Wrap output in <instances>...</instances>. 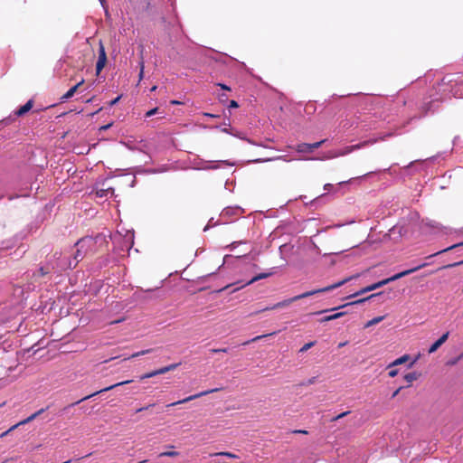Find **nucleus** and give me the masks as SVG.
<instances>
[{"label": "nucleus", "mask_w": 463, "mask_h": 463, "mask_svg": "<svg viewBox=\"0 0 463 463\" xmlns=\"http://www.w3.org/2000/svg\"><path fill=\"white\" fill-rule=\"evenodd\" d=\"M358 276H359L358 274L354 275V276H351V277L344 279L343 280L338 281L337 283L332 284L330 286H327V287H325V288H317V289H314V290L304 292V293H302L300 295H298V296H295L293 298H290L285 299L283 301L278 302L277 304L273 305L272 307H266L263 310H273V309H277V308H280V307H288V305H290L291 303H293V302H295L297 300H299V299H302V298H306L314 296V295H316L317 293L327 292V291L333 290L335 288H337L343 286L344 284L347 283L351 279L358 278Z\"/></svg>", "instance_id": "obj_1"}, {"label": "nucleus", "mask_w": 463, "mask_h": 463, "mask_svg": "<svg viewBox=\"0 0 463 463\" xmlns=\"http://www.w3.org/2000/svg\"><path fill=\"white\" fill-rule=\"evenodd\" d=\"M105 242V238L102 236H97L95 238L93 237H85L80 240H79L76 242L77 250L74 254V260H76V263L74 264L73 268L76 267L77 263L83 260V258L88 255L89 253H95L98 250L97 245L99 243L101 245Z\"/></svg>", "instance_id": "obj_2"}, {"label": "nucleus", "mask_w": 463, "mask_h": 463, "mask_svg": "<svg viewBox=\"0 0 463 463\" xmlns=\"http://www.w3.org/2000/svg\"><path fill=\"white\" fill-rule=\"evenodd\" d=\"M426 265H427L426 263H422V264H420V265H419V266H417V267H415L413 269H407V270H404L402 272L397 273V274L393 275L391 278L383 279V280H381L379 282H376L374 284H372V285H370L368 287H365V288H362L358 292H355L354 294L348 296L347 298H354V297L360 296L362 294H364L366 292L375 290V289H377V288H379L388 284L391 281H394V280L399 279H401L402 277H405V276H407V275H409L411 273H413V272L420 269L421 268H424Z\"/></svg>", "instance_id": "obj_3"}, {"label": "nucleus", "mask_w": 463, "mask_h": 463, "mask_svg": "<svg viewBox=\"0 0 463 463\" xmlns=\"http://www.w3.org/2000/svg\"><path fill=\"white\" fill-rule=\"evenodd\" d=\"M46 411V409L44 408H42L40 410H38L37 411H35L34 413H33L32 415H30L29 417H27L26 419L19 421L18 423L13 425L12 427H10L6 431L3 432L1 435H0V438H3V437H5L6 435H8L10 432H12L13 430H14L15 429H17L19 426H22V425H25L31 421H33L34 419H36L38 416H40L42 413H43L44 411Z\"/></svg>", "instance_id": "obj_4"}, {"label": "nucleus", "mask_w": 463, "mask_h": 463, "mask_svg": "<svg viewBox=\"0 0 463 463\" xmlns=\"http://www.w3.org/2000/svg\"><path fill=\"white\" fill-rule=\"evenodd\" d=\"M99 57L96 63V74L99 75L107 63V53L104 47V44L101 41L99 43V50H98Z\"/></svg>", "instance_id": "obj_5"}, {"label": "nucleus", "mask_w": 463, "mask_h": 463, "mask_svg": "<svg viewBox=\"0 0 463 463\" xmlns=\"http://www.w3.org/2000/svg\"><path fill=\"white\" fill-rule=\"evenodd\" d=\"M179 365H180V363H177V364H172L161 367V368H159L157 370H155V371H152L150 373H146L141 375L140 376V380L143 381V380L147 379V378H151V377H154V376H156V375H159V374L166 373H168L170 371H173V370L176 369Z\"/></svg>", "instance_id": "obj_6"}, {"label": "nucleus", "mask_w": 463, "mask_h": 463, "mask_svg": "<svg viewBox=\"0 0 463 463\" xmlns=\"http://www.w3.org/2000/svg\"><path fill=\"white\" fill-rule=\"evenodd\" d=\"M132 383V380H127V381H123V382L112 384L110 386H108L106 388H103V389H101L99 391H97V392H93V393H91L90 395H87V396L83 397L82 399H80V400L77 401L76 402L71 404V406H74L76 404H79L80 402H81L83 401H86V400H88V399H90V398H91V397H93V396H95L97 394L101 393V392L110 391V390H112V389H114V388H116L118 386H121V385L128 384V383Z\"/></svg>", "instance_id": "obj_7"}, {"label": "nucleus", "mask_w": 463, "mask_h": 463, "mask_svg": "<svg viewBox=\"0 0 463 463\" xmlns=\"http://www.w3.org/2000/svg\"><path fill=\"white\" fill-rule=\"evenodd\" d=\"M220 389L218 388H215V389H212V390H207V391H203V392H201L199 393H196V394H194V395H191L189 397H186L183 400H180V401H177L175 402H172L170 404H167L166 407H173V406H175L177 404H182V403H185V402H188L190 401H193V400H195L197 398H200L202 396H204V395H207V394H210V393H213V392H218Z\"/></svg>", "instance_id": "obj_8"}, {"label": "nucleus", "mask_w": 463, "mask_h": 463, "mask_svg": "<svg viewBox=\"0 0 463 463\" xmlns=\"http://www.w3.org/2000/svg\"><path fill=\"white\" fill-rule=\"evenodd\" d=\"M33 106V100L29 99L24 106L20 107L17 110L14 111V115L17 117H22L26 114Z\"/></svg>", "instance_id": "obj_9"}, {"label": "nucleus", "mask_w": 463, "mask_h": 463, "mask_svg": "<svg viewBox=\"0 0 463 463\" xmlns=\"http://www.w3.org/2000/svg\"><path fill=\"white\" fill-rule=\"evenodd\" d=\"M84 80H81L80 82H78L76 85L71 87L61 98V100H67L73 97V95L76 93V91L80 89L81 85H83Z\"/></svg>", "instance_id": "obj_10"}, {"label": "nucleus", "mask_w": 463, "mask_h": 463, "mask_svg": "<svg viewBox=\"0 0 463 463\" xmlns=\"http://www.w3.org/2000/svg\"><path fill=\"white\" fill-rule=\"evenodd\" d=\"M409 359H410V355L409 354H404V355L395 359L392 363H391L388 365V368L402 364L406 363Z\"/></svg>", "instance_id": "obj_11"}, {"label": "nucleus", "mask_w": 463, "mask_h": 463, "mask_svg": "<svg viewBox=\"0 0 463 463\" xmlns=\"http://www.w3.org/2000/svg\"><path fill=\"white\" fill-rule=\"evenodd\" d=\"M345 312H338V313H335V314H333V315L324 317L323 318H321L320 322H321V323H324V322L332 321V320H335V319L340 318V317H343V316H345Z\"/></svg>", "instance_id": "obj_12"}, {"label": "nucleus", "mask_w": 463, "mask_h": 463, "mask_svg": "<svg viewBox=\"0 0 463 463\" xmlns=\"http://www.w3.org/2000/svg\"><path fill=\"white\" fill-rule=\"evenodd\" d=\"M420 374L417 372H411L404 375V380L409 383L408 386H410L412 382L416 381L420 377Z\"/></svg>", "instance_id": "obj_13"}, {"label": "nucleus", "mask_w": 463, "mask_h": 463, "mask_svg": "<svg viewBox=\"0 0 463 463\" xmlns=\"http://www.w3.org/2000/svg\"><path fill=\"white\" fill-rule=\"evenodd\" d=\"M272 273H260L258 274L257 276L253 277L250 280H249L247 283H245L242 287L244 286H247V285H250L260 279H266L268 277H269Z\"/></svg>", "instance_id": "obj_14"}, {"label": "nucleus", "mask_w": 463, "mask_h": 463, "mask_svg": "<svg viewBox=\"0 0 463 463\" xmlns=\"http://www.w3.org/2000/svg\"><path fill=\"white\" fill-rule=\"evenodd\" d=\"M381 293H377V294H372L370 295L369 297L367 298H361V299H358V300H355V301H353V302H350V303H347V304H345L343 306H341L340 307H347V306H350V305H356V304H360V303H364V301L370 299V298H373L378 295H380Z\"/></svg>", "instance_id": "obj_15"}, {"label": "nucleus", "mask_w": 463, "mask_h": 463, "mask_svg": "<svg viewBox=\"0 0 463 463\" xmlns=\"http://www.w3.org/2000/svg\"><path fill=\"white\" fill-rule=\"evenodd\" d=\"M296 150L298 153H310V146L308 143H301L296 146Z\"/></svg>", "instance_id": "obj_16"}, {"label": "nucleus", "mask_w": 463, "mask_h": 463, "mask_svg": "<svg viewBox=\"0 0 463 463\" xmlns=\"http://www.w3.org/2000/svg\"><path fill=\"white\" fill-rule=\"evenodd\" d=\"M275 334H276V332H272V333H270V334H266V335H257V336H255L254 338H252V339H250V340H248V341L244 342L242 345H249L250 343L257 342V341H259V340H260V339H263V338H265V337H267V336L273 335H275Z\"/></svg>", "instance_id": "obj_17"}, {"label": "nucleus", "mask_w": 463, "mask_h": 463, "mask_svg": "<svg viewBox=\"0 0 463 463\" xmlns=\"http://www.w3.org/2000/svg\"><path fill=\"white\" fill-rule=\"evenodd\" d=\"M459 246H463V241H462V242H459V243H457V244H454V245H452V246H449V247H448V248H446V249H444V250H439V251H438V252H436V253H433V254L430 255L428 258H431V257H433V256H436V255H439V254H440V253L446 252V251H448V250H452V249L458 248V247H459Z\"/></svg>", "instance_id": "obj_18"}, {"label": "nucleus", "mask_w": 463, "mask_h": 463, "mask_svg": "<svg viewBox=\"0 0 463 463\" xmlns=\"http://www.w3.org/2000/svg\"><path fill=\"white\" fill-rule=\"evenodd\" d=\"M370 142L369 141H364L363 143H360V144H357V145H354V146H351L349 147H347V151L345 152L346 153H349V152H352L355 149H359L363 146H365L366 145H368ZM342 155H345V153H343Z\"/></svg>", "instance_id": "obj_19"}, {"label": "nucleus", "mask_w": 463, "mask_h": 463, "mask_svg": "<svg viewBox=\"0 0 463 463\" xmlns=\"http://www.w3.org/2000/svg\"><path fill=\"white\" fill-rule=\"evenodd\" d=\"M383 319V317H376L371 320H369L365 325H364V327L367 328V327H370L373 325H376L378 323H380L382 320Z\"/></svg>", "instance_id": "obj_20"}, {"label": "nucleus", "mask_w": 463, "mask_h": 463, "mask_svg": "<svg viewBox=\"0 0 463 463\" xmlns=\"http://www.w3.org/2000/svg\"><path fill=\"white\" fill-rule=\"evenodd\" d=\"M152 351H153V349L142 350V351H139V352H137V353L133 354L131 356H129L128 358H126L125 360L131 359V358H136V357H138V356H141V355H145V354H150Z\"/></svg>", "instance_id": "obj_21"}, {"label": "nucleus", "mask_w": 463, "mask_h": 463, "mask_svg": "<svg viewBox=\"0 0 463 463\" xmlns=\"http://www.w3.org/2000/svg\"><path fill=\"white\" fill-rule=\"evenodd\" d=\"M211 456H224V457H227V458H237L238 456L232 453V452H217V453H213L212 454Z\"/></svg>", "instance_id": "obj_22"}, {"label": "nucleus", "mask_w": 463, "mask_h": 463, "mask_svg": "<svg viewBox=\"0 0 463 463\" xmlns=\"http://www.w3.org/2000/svg\"><path fill=\"white\" fill-rule=\"evenodd\" d=\"M53 269V267L51 269L50 267H41L39 269L40 276L43 277L51 272V270Z\"/></svg>", "instance_id": "obj_23"}, {"label": "nucleus", "mask_w": 463, "mask_h": 463, "mask_svg": "<svg viewBox=\"0 0 463 463\" xmlns=\"http://www.w3.org/2000/svg\"><path fill=\"white\" fill-rule=\"evenodd\" d=\"M325 142H326V139H323L321 141L309 144L310 151L312 152L314 149L320 147Z\"/></svg>", "instance_id": "obj_24"}, {"label": "nucleus", "mask_w": 463, "mask_h": 463, "mask_svg": "<svg viewBox=\"0 0 463 463\" xmlns=\"http://www.w3.org/2000/svg\"><path fill=\"white\" fill-rule=\"evenodd\" d=\"M440 345H441V344L437 340L436 342H434V343L430 345V349H429V353H430V354H432V353L436 352V351L439 349V347Z\"/></svg>", "instance_id": "obj_25"}, {"label": "nucleus", "mask_w": 463, "mask_h": 463, "mask_svg": "<svg viewBox=\"0 0 463 463\" xmlns=\"http://www.w3.org/2000/svg\"><path fill=\"white\" fill-rule=\"evenodd\" d=\"M315 343L316 342H309V343H307L305 344L299 350L300 353H304L306 351H307L309 348H311L312 346L315 345Z\"/></svg>", "instance_id": "obj_26"}, {"label": "nucleus", "mask_w": 463, "mask_h": 463, "mask_svg": "<svg viewBox=\"0 0 463 463\" xmlns=\"http://www.w3.org/2000/svg\"><path fill=\"white\" fill-rule=\"evenodd\" d=\"M179 453L177 451H166V452L161 453L159 456L160 457H175Z\"/></svg>", "instance_id": "obj_27"}, {"label": "nucleus", "mask_w": 463, "mask_h": 463, "mask_svg": "<svg viewBox=\"0 0 463 463\" xmlns=\"http://www.w3.org/2000/svg\"><path fill=\"white\" fill-rule=\"evenodd\" d=\"M349 413H350V411H344V412H342V413L338 414L337 416L334 417V418L331 420V421H336V420H340V419H342V418L345 417V416H346V415H348Z\"/></svg>", "instance_id": "obj_28"}, {"label": "nucleus", "mask_w": 463, "mask_h": 463, "mask_svg": "<svg viewBox=\"0 0 463 463\" xmlns=\"http://www.w3.org/2000/svg\"><path fill=\"white\" fill-rule=\"evenodd\" d=\"M449 332H446L445 334H443V335H442L438 339V341H439L441 345H443V344L447 341V339L449 338Z\"/></svg>", "instance_id": "obj_29"}, {"label": "nucleus", "mask_w": 463, "mask_h": 463, "mask_svg": "<svg viewBox=\"0 0 463 463\" xmlns=\"http://www.w3.org/2000/svg\"><path fill=\"white\" fill-rule=\"evenodd\" d=\"M144 69H145V64H144V61H140V71H139V75H138L139 80H141L144 77Z\"/></svg>", "instance_id": "obj_30"}, {"label": "nucleus", "mask_w": 463, "mask_h": 463, "mask_svg": "<svg viewBox=\"0 0 463 463\" xmlns=\"http://www.w3.org/2000/svg\"><path fill=\"white\" fill-rule=\"evenodd\" d=\"M157 111H158V108L152 109L148 110V111L146 113V118H149V117H151V116H153V115L156 114V113H157Z\"/></svg>", "instance_id": "obj_31"}, {"label": "nucleus", "mask_w": 463, "mask_h": 463, "mask_svg": "<svg viewBox=\"0 0 463 463\" xmlns=\"http://www.w3.org/2000/svg\"><path fill=\"white\" fill-rule=\"evenodd\" d=\"M210 352L213 353V354L221 353V352L222 353H227L228 349L227 348L211 349Z\"/></svg>", "instance_id": "obj_32"}, {"label": "nucleus", "mask_w": 463, "mask_h": 463, "mask_svg": "<svg viewBox=\"0 0 463 463\" xmlns=\"http://www.w3.org/2000/svg\"><path fill=\"white\" fill-rule=\"evenodd\" d=\"M397 374H398V370L397 369L390 370L389 373H388V375L390 377H392V378L395 377Z\"/></svg>", "instance_id": "obj_33"}, {"label": "nucleus", "mask_w": 463, "mask_h": 463, "mask_svg": "<svg viewBox=\"0 0 463 463\" xmlns=\"http://www.w3.org/2000/svg\"><path fill=\"white\" fill-rule=\"evenodd\" d=\"M154 406H155V404H154V403H152V404H149V405H147V406L141 407V408L137 409V410L136 411V412H140V411H145V410H148L150 407H154Z\"/></svg>", "instance_id": "obj_34"}, {"label": "nucleus", "mask_w": 463, "mask_h": 463, "mask_svg": "<svg viewBox=\"0 0 463 463\" xmlns=\"http://www.w3.org/2000/svg\"><path fill=\"white\" fill-rule=\"evenodd\" d=\"M229 107H230V108H238V107H239V105H238V102H237V101H235V100H231V102H230V106H229Z\"/></svg>", "instance_id": "obj_35"}, {"label": "nucleus", "mask_w": 463, "mask_h": 463, "mask_svg": "<svg viewBox=\"0 0 463 463\" xmlns=\"http://www.w3.org/2000/svg\"><path fill=\"white\" fill-rule=\"evenodd\" d=\"M403 387H399L392 395V398H394L398 395V393L401 392V390L402 389Z\"/></svg>", "instance_id": "obj_36"}, {"label": "nucleus", "mask_w": 463, "mask_h": 463, "mask_svg": "<svg viewBox=\"0 0 463 463\" xmlns=\"http://www.w3.org/2000/svg\"><path fill=\"white\" fill-rule=\"evenodd\" d=\"M222 90H231V88L228 87L227 85L225 84H222V83H219L218 84Z\"/></svg>", "instance_id": "obj_37"}, {"label": "nucleus", "mask_w": 463, "mask_h": 463, "mask_svg": "<svg viewBox=\"0 0 463 463\" xmlns=\"http://www.w3.org/2000/svg\"><path fill=\"white\" fill-rule=\"evenodd\" d=\"M119 99H120V97L118 96L115 99L111 100L110 103H109L110 106L115 105L119 100Z\"/></svg>", "instance_id": "obj_38"}, {"label": "nucleus", "mask_w": 463, "mask_h": 463, "mask_svg": "<svg viewBox=\"0 0 463 463\" xmlns=\"http://www.w3.org/2000/svg\"><path fill=\"white\" fill-rule=\"evenodd\" d=\"M294 432L295 433H301V434H307V431L304 430H295Z\"/></svg>", "instance_id": "obj_39"}, {"label": "nucleus", "mask_w": 463, "mask_h": 463, "mask_svg": "<svg viewBox=\"0 0 463 463\" xmlns=\"http://www.w3.org/2000/svg\"><path fill=\"white\" fill-rule=\"evenodd\" d=\"M110 126H111V124H108V125L102 126V127L100 128V130H106V129L109 128H110Z\"/></svg>", "instance_id": "obj_40"}, {"label": "nucleus", "mask_w": 463, "mask_h": 463, "mask_svg": "<svg viewBox=\"0 0 463 463\" xmlns=\"http://www.w3.org/2000/svg\"><path fill=\"white\" fill-rule=\"evenodd\" d=\"M307 383H308V384H313V383H316V377H312V378H310V379L308 380V382H307Z\"/></svg>", "instance_id": "obj_41"}, {"label": "nucleus", "mask_w": 463, "mask_h": 463, "mask_svg": "<svg viewBox=\"0 0 463 463\" xmlns=\"http://www.w3.org/2000/svg\"><path fill=\"white\" fill-rule=\"evenodd\" d=\"M335 309H336V308H332V310H335ZM327 311H331V309L318 311V312H316L315 314H322V313H324V312H327Z\"/></svg>", "instance_id": "obj_42"}, {"label": "nucleus", "mask_w": 463, "mask_h": 463, "mask_svg": "<svg viewBox=\"0 0 463 463\" xmlns=\"http://www.w3.org/2000/svg\"><path fill=\"white\" fill-rule=\"evenodd\" d=\"M206 117H210V118H216L217 116L214 115V114H211V113H205L204 114Z\"/></svg>", "instance_id": "obj_43"}, {"label": "nucleus", "mask_w": 463, "mask_h": 463, "mask_svg": "<svg viewBox=\"0 0 463 463\" xmlns=\"http://www.w3.org/2000/svg\"><path fill=\"white\" fill-rule=\"evenodd\" d=\"M462 263H463V261H459V262H458L456 264H453L452 266H456V265L462 264Z\"/></svg>", "instance_id": "obj_44"}, {"label": "nucleus", "mask_w": 463, "mask_h": 463, "mask_svg": "<svg viewBox=\"0 0 463 463\" xmlns=\"http://www.w3.org/2000/svg\"><path fill=\"white\" fill-rule=\"evenodd\" d=\"M345 345V343H340V344H339V347H342V346H344Z\"/></svg>", "instance_id": "obj_45"}, {"label": "nucleus", "mask_w": 463, "mask_h": 463, "mask_svg": "<svg viewBox=\"0 0 463 463\" xmlns=\"http://www.w3.org/2000/svg\"><path fill=\"white\" fill-rule=\"evenodd\" d=\"M156 86L152 87L151 91L156 90Z\"/></svg>", "instance_id": "obj_46"}, {"label": "nucleus", "mask_w": 463, "mask_h": 463, "mask_svg": "<svg viewBox=\"0 0 463 463\" xmlns=\"http://www.w3.org/2000/svg\"><path fill=\"white\" fill-rule=\"evenodd\" d=\"M413 364H414V362L411 363V364H409V367H411V366L413 365Z\"/></svg>", "instance_id": "obj_47"}, {"label": "nucleus", "mask_w": 463, "mask_h": 463, "mask_svg": "<svg viewBox=\"0 0 463 463\" xmlns=\"http://www.w3.org/2000/svg\"><path fill=\"white\" fill-rule=\"evenodd\" d=\"M113 358H110L109 360H105V363H108L109 361L112 360Z\"/></svg>", "instance_id": "obj_48"}, {"label": "nucleus", "mask_w": 463, "mask_h": 463, "mask_svg": "<svg viewBox=\"0 0 463 463\" xmlns=\"http://www.w3.org/2000/svg\"><path fill=\"white\" fill-rule=\"evenodd\" d=\"M5 404V402L3 404H0V407L3 406Z\"/></svg>", "instance_id": "obj_49"}, {"label": "nucleus", "mask_w": 463, "mask_h": 463, "mask_svg": "<svg viewBox=\"0 0 463 463\" xmlns=\"http://www.w3.org/2000/svg\"><path fill=\"white\" fill-rule=\"evenodd\" d=\"M100 1L102 2L103 0H100Z\"/></svg>", "instance_id": "obj_50"}]
</instances>
